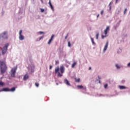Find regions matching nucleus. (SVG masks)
<instances>
[{"mask_svg":"<svg viewBox=\"0 0 130 130\" xmlns=\"http://www.w3.org/2000/svg\"><path fill=\"white\" fill-rule=\"evenodd\" d=\"M28 79H29V75H28V74H25L24 77H23V80L24 81H26L27 80H28Z\"/></svg>","mask_w":130,"mask_h":130,"instance_id":"obj_8","label":"nucleus"},{"mask_svg":"<svg viewBox=\"0 0 130 130\" xmlns=\"http://www.w3.org/2000/svg\"><path fill=\"white\" fill-rule=\"evenodd\" d=\"M41 1L42 3H43V1H42V0H41Z\"/></svg>","mask_w":130,"mask_h":130,"instance_id":"obj_44","label":"nucleus"},{"mask_svg":"<svg viewBox=\"0 0 130 130\" xmlns=\"http://www.w3.org/2000/svg\"><path fill=\"white\" fill-rule=\"evenodd\" d=\"M44 36H42V37H40L39 41H40V40H41V39H43L44 38Z\"/></svg>","mask_w":130,"mask_h":130,"instance_id":"obj_29","label":"nucleus"},{"mask_svg":"<svg viewBox=\"0 0 130 130\" xmlns=\"http://www.w3.org/2000/svg\"><path fill=\"white\" fill-rule=\"evenodd\" d=\"M110 10H111V6H110Z\"/></svg>","mask_w":130,"mask_h":130,"instance_id":"obj_42","label":"nucleus"},{"mask_svg":"<svg viewBox=\"0 0 130 130\" xmlns=\"http://www.w3.org/2000/svg\"><path fill=\"white\" fill-rule=\"evenodd\" d=\"M127 11V9L126 8L124 9V15H125V14H126Z\"/></svg>","mask_w":130,"mask_h":130,"instance_id":"obj_24","label":"nucleus"},{"mask_svg":"<svg viewBox=\"0 0 130 130\" xmlns=\"http://www.w3.org/2000/svg\"><path fill=\"white\" fill-rule=\"evenodd\" d=\"M77 65V62H74L72 65V68H75V66Z\"/></svg>","mask_w":130,"mask_h":130,"instance_id":"obj_17","label":"nucleus"},{"mask_svg":"<svg viewBox=\"0 0 130 130\" xmlns=\"http://www.w3.org/2000/svg\"><path fill=\"white\" fill-rule=\"evenodd\" d=\"M19 39L20 40H24V36L22 35H19Z\"/></svg>","mask_w":130,"mask_h":130,"instance_id":"obj_14","label":"nucleus"},{"mask_svg":"<svg viewBox=\"0 0 130 130\" xmlns=\"http://www.w3.org/2000/svg\"><path fill=\"white\" fill-rule=\"evenodd\" d=\"M99 83H101V81H100V80H99Z\"/></svg>","mask_w":130,"mask_h":130,"instance_id":"obj_45","label":"nucleus"},{"mask_svg":"<svg viewBox=\"0 0 130 130\" xmlns=\"http://www.w3.org/2000/svg\"><path fill=\"white\" fill-rule=\"evenodd\" d=\"M99 79L100 80L101 79V77L100 76H98Z\"/></svg>","mask_w":130,"mask_h":130,"instance_id":"obj_37","label":"nucleus"},{"mask_svg":"<svg viewBox=\"0 0 130 130\" xmlns=\"http://www.w3.org/2000/svg\"><path fill=\"white\" fill-rule=\"evenodd\" d=\"M99 36V33L96 34V39H98Z\"/></svg>","mask_w":130,"mask_h":130,"instance_id":"obj_27","label":"nucleus"},{"mask_svg":"<svg viewBox=\"0 0 130 130\" xmlns=\"http://www.w3.org/2000/svg\"><path fill=\"white\" fill-rule=\"evenodd\" d=\"M75 81L76 83H80L81 79L80 78H75Z\"/></svg>","mask_w":130,"mask_h":130,"instance_id":"obj_13","label":"nucleus"},{"mask_svg":"<svg viewBox=\"0 0 130 130\" xmlns=\"http://www.w3.org/2000/svg\"><path fill=\"white\" fill-rule=\"evenodd\" d=\"M64 83L66 84L68 86H71V84L70 83V82H69V80L68 79H64Z\"/></svg>","mask_w":130,"mask_h":130,"instance_id":"obj_10","label":"nucleus"},{"mask_svg":"<svg viewBox=\"0 0 130 130\" xmlns=\"http://www.w3.org/2000/svg\"><path fill=\"white\" fill-rule=\"evenodd\" d=\"M0 38L8 39V32L4 31L3 33L0 34Z\"/></svg>","mask_w":130,"mask_h":130,"instance_id":"obj_4","label":"nucleus"},{"mask_svg":"<svg viewBox=\"0 0 130 130\" xmlns=\"http://www.w3.org/2000/svg\"><path fill=\"white\" fill-rule=\"evenodd\" d=\"M1 92H10L9 88H4L1 90Z\"/></svg>","mask_w":130,"mask_h":130,"instance_id":"obj_6","label":"nucleus"},{"mask_svg":"<svg viewBox=\"0 0 130 130\" xmlns=\"http://www.w3.org/2000/svg\"><path fill=\"white\" fill-rule=\"evenodd\" d=\"M99 14H98V15H97V18H99Z\"/></svg>","mask_w":130,"mask_h":130,"instance_id":"obj_40","label":"nucleus"},{"mask_svg":"<svg viewBox=\"0 0 130 130\" xmlns=\"http://www.w3.org/2000/svg\"><path fill=\"white\" fill-rule=\"evenodd\" d=\"M41 13H43V12H44V9L41 8Z\"/></svg>","mask_w":130,"mask_h":130,"instance_id":"obj_30","label":"nucleus"},{"mask_svg":"<svg viewBox=\"0 0 130 130\" xmlns=\"http://www.w3.org/2000/svg\"><path fill=\"white\" fill-rule=\"evenodd\" d=\"M64 66L63 65L60 67L57 66L55 69V74H57V77L59 78H61L63 76V74L64 73Z\"/></svg>","mask_w":130,"mask_h":130,"instance_id":"obj_1","label":"nucleus"},{"mask_svg":"<svg viewBox=\"0 0 130 130\" xmlns=\"http://www.w3.org/2000/svg\"><path fill=\"white\" fill-rule=\"evenodd\" d=\"M16 90V88L15 87H12L11 89H10V91H11V92H14Z\"/></svg>","mask_w":130,"mask_h":130,"instance_id":"obj_18","label":"nucleus"},{"mask_svg":"<svg viewBox=\"0 0 130 130\" xmlns=\"http://www.w3.org/2000/svg\"><path fill=\"white\" fill-rule=\"evenodd\" d=\"M117 2H118V0H116V4H117Z\"/></svg>","mask_w":130,"mask_h":130,"instance_id":"obj_38","label":"nucleus"},{"mask_svg":"<svg viewBox=\"0 0 130 130\" xmlns=\"http://www.w3.org/2000/svg\"><path fill=\"white\" fill-rule=\"evenodd\" d=\"M130 66V62H129L128 64H127V67H129Z\"/></svg>","mask_w":130,"mask_h":130,"instance_id":"obj_36","label":"nucleus"},{"mask_svg":"<svg viewBox=\"0 0 130 130\" xmlns=\"http://www.w3.org/2000/svg\"><path fill=\"white\" fill-rule=\"evenodd\" d=\"M108 31H109V26H107L106 29L104 30V33H105V35H106L107 34Z\"/></svg>","mask_w":130,"mask_h":130,"instance_id":"obj_9","label":"nucleus"},{"mask_svg":"<svg viewBox=\"0 0 130 130\" xmlns=\"http://www.w3.org/2000/svg\"><path fill=\"white\" fill-rule=\"evenodd\" d=\"M67 37H68V36H67L65 37V39H67Z\"/></svg>","mask_w":130,"mask_h":130,"instance_id":"obj_41","label":"nucleus"},{"mask_svg":"<svg viewBox=\"0 0 130 130\" xmlns=\"http://www.w3.org/2000/svg\"><path fill=\"white\" fill-rule=\"evenodd\" d=\"M78 89H83V90H86V87H84L82 85H77Z\"/></svg>","mask_w":130,"mask_h":130,"instance_id":"obj_11","label":"nucleus"},{"mask_svg":"<svg viewBox=\"0 0 130 130\" xmlns=\"http://www.w3.org/2000/svg\"><path fill=\"white\" fill-rule=\"evenodd\" d=\"M108 86V85L107 84H105V85H104V88H105V89H106V88H107Z\"/></svg>","mask_w":130,"mask_h":130,"instance_id":"obj_28","label":"nucleus"},{"mask_svg":"<svg viewBox=\"0 0 130 130\" xmlns=\"http://www.w3.org/2000/svg\"><path fill=\"white\" fill-rule=\"evenodd\" d=\"M106 37V36H102V39H104V38Z\"/></svg>","mask_w":130,"mask_h":130,"instance_id":"obj_34","label":"nucleus"},{"mask_svg":"<svg viewBox=\"0 0 130 130\" xmlns=\"http://www.w3.org/2000/svg\"><path fill=\"white\" fill-rule=\"evenodd\" d=\"M119 89H126V87H125V86H121V85H120L119 86Z\"/></svg>","mask_w":130,"mask_h":130,"instance_id":"obj_15","label":"nucleus"},{"mask_svg":"<svg viewBox=\"0 0 130 130\" xmlns=\"http://www.w3.org/2000/svg\"><path fill=\"white\" fill-rule=\"evenodd\" d=\"M52 42V40H51V39L49 40V41L48 42V44H50L51 43V42Z\"/></svg>","mask_w":130,"mask_h":130,"instance_id":"obj_19","label":"nucleus"},{"mask_svg":"<svg viewBox=\"0 0 130 130\" xmlns=\"http://www.w3.org/2000/svg\"><path fill=\"white\" fill-rule=\"evenodd\" d=\"M35 86H36V87H39V83L36 82L35 83Z\"/></svg>","mask_w":130,"mask_h":130,"instance_id":"obj_21","label":"nucleus"},{"mask_svg":"<svg viewBox=\"0 0 130 130\" xmlns=\"http://www.w3.org/2000/svg\"><path fill=\"white\" fill-rule=\"evenodd\" d=\"M0 69L1 74H5L7 71V66L4 62L0 61Z\"/></svg>","mask_w":130,"mask_h":130,"instance_id":"obj_2","label":"nucleus"},{"mask_svg":"<svg viewBox=\"0 0 130 130\" xmlns=\"http://www.w3.org/2000/svg\"><path fill=\"white\" fill-rule=\"evenodd\" d=\"M89 70H91V67H89Z\"/></svg>","mask_w":130,"mask_h":130,"instance_id":"obj_39","label":"nucleus"},{"mask_svg":"<svg viewBox=\"0 0 130 130\" xmlns=\"http://www.w3.org/2000/svg\"><path fill=\"white\" fill-rule=\"evenodd\" d=\"M17 71V67H15L14 68H13L11 71V76L12 78H15V75L16 74V72Z\"/></svg>","mask_w":130,"mask_h":130,"instance_id":"obj_5","label":"nucleus"},{"mask_svg":"<svg viewBox=\"0 0 130 130\" xmlns=\"http://www.w3.org/2000/svg\"><path fill=\"white\" fill-rule=\"evenodd\" d=\"M110 5H111V2L109 4V6H110Z\"/></svg>","mask_w":130,"mask_h":130,"instance_id":"obj_43","label":"nucleus"},{"mask_svg":"<svg viewBox=\"0 0 130 130\" xmlns=\"http://www.w3.org/2000/svg\"><path fill=\"white\" fill-rule=\"evenodd\" d=\"M8 47H9V44H6L3 48L2 49V54H5L7 52Z\"/></svg>","mask_w":130,"mask_h":130,"instance_id":"obj_3","label":"nucleus"},{"mask_svg":"<svg viewBox=\"0 0 130 130\" xmlns=\"http://www.w3.org/2000/svg\"><path fill=\"white\" fill-rule=\"evenodd\" d=\"M91 42L93 43V44H95V43L94 42V39L91 38Z\"/></svg>","mask_w":130,"mask_h":130,"instance_id":"obj_26","label":"nucleus"},{"mask_svg":"<svg viewBox=\"0 0 130 130\" xmlns=\"http://www.w3.org/2000/svg\"><path fill=\"white\" fill-rule=\"evenodd\" d=\"M49 5L51 10H52V11H53V10H54L53 6H52V4H51V2L50 0H49Z\"/></svg>","mask_w":130,"mask_h":130,"instance_id":"obj_12","label":"nucleus"},{"mask_svg":"<svg viewBox=\"0 0 130 130\" xmlns=\"http://www.w3.org/2000/svg\"><path fill=\"white\" fill-rule=\"evenodd\" d=\"M54 38V35H52L50 39L52 40H53Z\"/></svg>","mask_w":130,"mask_h":130,"instance_id":"obj_25","label":"nucleus"},{"mask_svg":"<svg viewBox=\"0 0 130 130\" xmlns=\"http://www.w3.org/2000/svg\"><path fill=\"white\" fill-rule=\"evenodd\" d=\"M0 86L3 87V86H5V83H4L3 81L0 80Z\"/></svg>","mask_w":130,"mask_h":130,"instance_id":"obj_16","label":"nucleus"},{"mask_svg":"<svg viewBox=\"0 0 130 130\" xmlns=\"http://www.w3.org/2000/svg\"><path fill=\"white\" fill-rule=\"evenodd\" d=\"M115 67L117 68V69H120V67L119 66H118V64H116Z\"/></svg>","mask_w":130,"mask_h":130,"instance_id":"obj_20","label":"nucleus"},{"mask_svg":"<svg viewBox=\"0 0 130 130\" xmlns=\"http://www.w3.org/2000/svg\"><path fill=\"white\" fill-rule=\"evenodd\" d=\"M22 30H20V31H19V36L20 35H22Z\"/></svg>","mask_w":130,"mask_h":130,"instance_id":"obj_32","label":"nucleus"},{"mask_svg":"<svg viewBox=\"0 0 130 130\" xmlns=\"http://www.w3.org/2000/svg\"><path fill=\"white\" fill-rule=\"evenodd\" d=\"M0 92H2V91L0 90Z\"/></svg>","mask_w":130,"mask_h":130,"instance_id":"obj_46","label":"nucleus"},{"mask_svg":"<svg viewBox=\"0 0 130 130\" xmlns=\"http://www.w3.org/2000/svg\"><path fill=\"white\" fill-rule=\"evenodd\" d=\"M108 47V42H107L104 48L103 51H106V50H107Z\"/></svg>","mask_w":130,"mask_h":130,"instance_id":"obj_7","label":"nucleus"},{"mask_svg":"<svg viewBox=\"0 0 130 130\" xmlns=\"http://www.w3.org/2000/svg\"><path fill=\"white\" fill-rule=\"evenodd\" d=\"M68 46H69V47H71V42H68Z\"/></svg>","mask_w":130,"mask_h":130,"instance_id":"obj_23","label":"nucleus"},{"mask_svg":"<svg viewBox=\"0 0 130 130\" xmlns=\"http://www.w3.org/2000/svg\"><path fill=\"white\" fill-rule=\"evenodd\" d=\"M52 69V66H50V68H49V69L50 70H51Z\"/></svg>","mask_w":130,"mask_h":130,"instance_id":"obj_35","label":"nucleus"},{"mask_svg":"<svg viewBox=\"0 0 130 130\" xmlns=\"http://www.w3.org/2000/svg\"><path fill=\"white\" fill-rule=\"evenodd\" d=\"M58 63H59V62L58 61H55L56 64H58Z\"/></svg>","mask_w":130,"mask_h":130,"instance_id":"obj_33","label":"nucleus"},{"mask_svg":"<svg viewBox=\"0 0 130 130\" xmlns=\"http://www.w3.org/2000/svg\"><path fill=\"white\" fill-rule=\"evenodd\" d=\"M103 13H104V11L103 10H102L101 11V15H103Z\"/></svg>","mask_w":130,"mask_h":130,"instance_id":"obj_31","label":"nucleus"},{"mask_svg":"<svg viewBox=\"0 0 130 130\" xmlns=\"http://www.w3.org/2000/svg\"><path fill=\"white\" fill-rule=\"evenodd\" d=\"M45 32H43V31H39L38 34H44Z\"/></svg>","mask_w":130,"mask_h":130,"instance_id":"obj_22","label":"nucleus"}]
</instances>
